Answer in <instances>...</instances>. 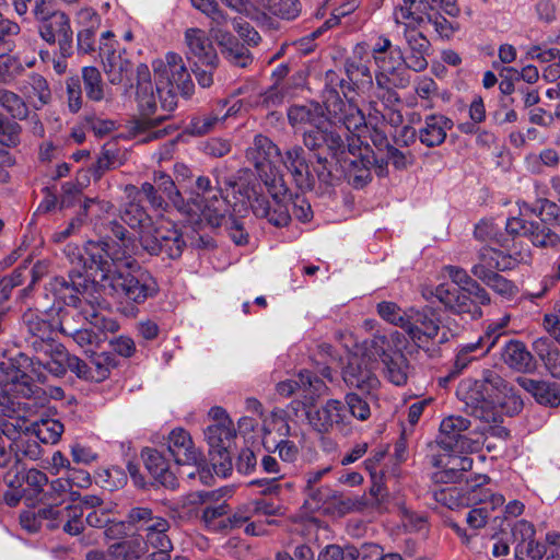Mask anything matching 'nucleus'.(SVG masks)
<instances>
[{
	"mask_svg": "<svg viewBox=\"0 0 560 560\" xmlns=\"http://www.w3.org/2000/svg\"><path fill=\"white\" fill-rule=\"evenodd\" d=\"M88 250L91 261L100 271V279H96V282L105 294L124 298L135 304H143L159 293V284L149 271L139 268L122 272L120 266H126L125 264L102 260L101 256L105 250L102 245L90 244Z\"/></svg>",
	"mask_w": 560,
	"mask_h": 560,
	"instance_id": "f257e3e1",
	"label": "nucleus"
},
{
	"mask_svg": "<svg viewBox=\"0 0 560 560\" xmlns=\"http://www.w3.org/2000/svg\"><path fill=\"white\" fill-rule=\"evenodd\" d=\"M505 387V381L497 372L487 370L481 380H463L457 386L456 395L464 402L467 413L486 423L497 424L502 419L497 409L499 394Z\"/></svg>",
	"mask_w": 560,
	"mask_h": 560,
	"instance_id": "f03ea898",
	"label": "nucleus"
},
{
	"mask_svg": "<svg viewBox=\"0 0 560 560\" xmlns=\"http://www.w3.org/2000/svg\"><path fill=\"white\" fill-rule=\"evenodd\" d=\"M152 67L161 108L172 113L177 106L176 91L184 97H190L195 91L190 73L183 57L172 51L163 59L154 60Z\"/></svg>",
	"mask_w": 560,
	"mask_h": 560,
	"instance_id": "7ed1b4c3",
	"label": "nucleus"
},
{
	"mask_svg": "<svg viewBox=\"0 0 560 560\" xmlns=\"http://www.w3.org/2000/svg\"><path fill=\"white\" fill-rule=\"evenodd\" d=\"M371 58L375 66V83L382 86L393 83L405 89L410 84L409 66L402 49L385 35H380L371 47Z\"/></svg>",
	"mask_w": 560,
	"mask_h": 560,
	"instance_id": "20e7f679",
	"label": "nucleus"
},
{
	"mask_svg": "<svg viewBox=\"0 0 560 560\" xmlns=\"http://www.w3.org/2000/svg\"><path fill=\"white\" fill-rule=\"evenodd\" d=\"M513 256L492 247H482L478 253V262L471 267V273L495 293L511 299L516 295L517 287L497 271L515 268L523 257Z\"/></svg>",
	"mask_w": 560,
	"mask_h": 560,
	"instance_id": "39448f33",
	"label": "nucleus"
},
{
	"mask_svg": "<svg viewBox=\"0 0 560 560\" xmlns=\"http://www.w3.org/2000/svg\"><path fill=\"white\" fill-rule=\"evenodd\" d=\"M185 215L190 220L203 218L218 226L229 212V205L219 186H213L208 176H198L195 186L185 199Z\"/></svg>",
	"mask_w": 560,
	"mask_h": 560,
	"instance_id": "423d86ee",
	"label": "nucleus"
},
{
	"mask_svg": "<svg viewBox=\"0 0 560 560\" xmlns=\"http://www.w3.org/2000/svg\"><path fill=\"white\" fill-rule=\"evenodd\" d=\"M280 156V149L264 135H256L252 145L246 150V159L254 165L264 185L272 188L275 196L284 191L283 177L275 165V161Z\"/></svg>",
	"mask_w": 560,
	"mask_h": 560,
	"instance_id": "0eeeda50",
	"label": "nucleus"
},
{
	"mask_svg": "<svg viewBox=\"0 0 560 560\" xmlns=\"http://www.w3.org/2000/svg\"><path fill=\"white\" fill-rule=\"evenodd\" d=\"M30 358L20 354L15 365L13 360L0 363L1 371L7 376V383L0 389V408L5 417L13 418L18 412L20 402L18 396L28 397L33 394L30 376L22 370Z\"/></svg>",
	"mask_w": 560,
	"mask_h": 560,
	"instance_id": "6e6552de",
	"label": "nucleus"
},
{
	"mask_svg": "<svg viewBox=\"0 0 560 560\" xmlns=\"http://www.w3.org/2000/svg\"><path fill=\"white\" fill-rule=\"evenodd\" d=\"M65 255L73 265V270L70 271V281L65 278H56L54 281V290L60 295L68 304L78 306L80 303L79 294L84 288L85 280L82 279V271L91 269L95 270V278L100 279V271L96 265L91 261V257L86 254L85 247L82 249L77 244L69 243L63 249Z\"/></svg>",
	"mask_w": 560,
	"mask_h": 560,
	"instance_id": "1a4fd4ad",
	"label": "nucleus"
},
{
	"mask_svg": "<svg viewBox=\"0 0 560 560\" xmlns=\"http://www.w3.org/2000/svg\"><path fill=\"white\" fill-rule=\"evenodd\" d=\"M140 245L150 255H165L170 259L179 258L186 246L180 231L176 224L166 220H159L149 231L142 232Z\"/></svg>",
	"mask_w": 560,
	"mask_h": 560,
	"instance_id": "9d476101",
	"label": "nucleus"
},
{
	"mask_svg": "<svg viewBox=\"0 0 560 560\" xmlns=\"http://www.w3.org/2000/svg\"><path fill=\"white\" fill-rule=\"evenodd\" d=\"M369 104L370 113L366 120L364 114L355 104L352 102L345 103L338 95L329 97L325 103L328 114L353 135H360L362 130L368 128L369 124H377L381 119H384V114L377 108L376 101L370 100Z\"/></svg>",
	"mask_w": 560,
	"mask_h": 560,
	"instance_id": "9b49d317",
	"label": "nucleus"
},
{
	"mask_svg": "<svg viewBox=\"0 0 560 560\" xmlns=\"http://www.w3.org/2000/svg\"><path fill=\"white\" fill-rule=\"evenodd\" d=\"M470 420L459 416L451 415L445 417L440 424L438 445L445 452H474L478 450V442L465 435L470 427Z\"/></svg>",
	"mask_w": 560,
	"mask_h": 560,
	"instance_id": "f8f14e48",
	"label": "nucleus"
},
{
	"mask_svg": "<svg viewBox=\"0 0 560 560\" xmlns=\"http://www.w3.org/2000/svg\"><path fill=\"white\" fill-rule=\"evenodd\" d=\"M266 187L272 198V202L259 194L255 188H252L247 192V199L254 214L258 218H266L271 224L276 226L287 225L291 220V212L290 208H288L287 200V186L284 185V191L279 194V196H275L270 186Z\"/></svg>",
	"mask_w": 560,
	"mask_h": 560,
	"instance_id": "ddd939ff",
	"label": "nucleus"
},
{
	"mask_svg": "<svg viewBox=\"0 0 560 560\" xmlns=\"http://www.w3.org/2000/svg\"><path fill=\"white\" fill-rule=\"evenodd\" d=\"M440 329V317L432 308L408 310L404 330L419 348L428 347L439 336Z\"/></svg>",
	"mask_w": 560,
	"mask_h": 560,
	"instance_id": "4468645a",
	"label": "nucleus"
},
{
	"mask_svg": "<svg viewBox=\"0 0 560 560\" xmlns=\"http://www.w3.org/2000/svg\"><path fill=\"white\" fill-rule=\"evenodd\" d=\"M436 299L448 310L456 314L466 315L469 319H478L482 316L481 305L490 303V296L486 291V300H479L468 291H458L447 284H440L435 289Z\"/></svg>",
	"mask_w": 560,
	"mask_h": 560,
	"instance_id": "2eb2a0df",
	"label": "nucleus"
},
{
	"mask_svg": "<svg viewBox=\"0 0 560 560\" xmlns=\"http://www.w3.org/2000/svg\"><path fill=\"white\" fill-rule=\"evenodd\" d=\"M18 23L0 13V82H12L23 70L21 62L8 55L14 47V37L20 33Z\"/></svg>",
	"mask_w": 560,
	"mask_h": 560,
	"instance_id": "dca6fc26",
	"label": "nucleus"
},
{
	"mask_svg": "<svg viewBox=\"0 0 560 560\" xmlns=\"http://www.w3.org/2000/svg\"><path fill=\"white\" fill-rule=\"evenodd\" d=\"M109 229L116 236L117 241H88L85 243L86 254L90 256L88 250L90 244L102 245L105 248L104 254L101 256L102 260H109L114 264H125L126 267L130 268V258L136 254L137 249L135 243L126 236V229L117 221H112L109 223Z\"/></svg>",
	"mask_w": 560,
	"mask_h": 560,
	"instance_id": "f3484780",
	"label": "nucleus"
},
{
	"mask_svg": "<svg viewBox=\"0 0 560 560\" xmlns=\"http://www.w3.org/2000/svg\"><path fill=\"white\" fill-rule=\"evenodd\" d=\"M360 135L352 138L348 143L346 154L341 156L345 166L350 176H353L354 183L365 184L370 179V167L375 159L369 144H364L360 140Z\"/></svg>",
	"mask_w": 560,
	"mask_h": 560,
	"instance_id": "a211bd4d",
	"label": "nucleus"
},
{
	"mask_svg": "<svg viewBox=\"0 0 560 560\" xmlns=\"http://www.w3.org/2000/svg\"><path fill=\"white\" fill-rule=\"evenodd\" d=\"M23 329L25 330V342L37 353L39 351H51L54 329L51 324L37 311L28 310L22 317Z\"/></svg>",
	"mask_w": 560,
	"mask_h": 560,
	"instance_id": "6ab92c4d",
	"label": "nucleus"
},
{
	"mask_svg": "<svg viewBox=\"0 0 560 560\" xmlns=\"http://www.w3.org/2000/svg\"><path fill=\"white\" fill-rule=\"evenodd\" d=\"M276 389L283 397H290L298 393L304 398V404L311 405L316 398L326 394L328 387L320 378L305 370L301 371L296 378L279 382Z\"/></svg>",
	"mask_w": 560,
	"mask_h": 560,
	"instance_id": "aec40b11",
	"label": "nucleus"
},
{
	"mask_svg": "<svg viewBox=\"0 0 560 560\" xmlns=\"http://www.w3.org/2000/svg\"><path fill=\"white\" fill-rule=\"evenodd\" d=\"M42 38L48 44L59 45L60 54L63 57L72 55L73 31L69 16L63 12H56L50 19L43 22L39 27Z\"/></svg>",
	"mask_w": 560,
	"mask_h": 560,
	"instance_id": "412c9836",
	"label": "nucleus"
},
{
	"mask_svg": "<svg viewBox=\"0 0 560 560\" xmlns=\"http://www.w3.org/2000/svg\"><path fill=\"white\" fill-rule=\"evenodd\" d=\"M308 420L313 428L322 433H327L334 429L342 433L349 431V421L343 405L338 399L327 400L315 412L308 413Z\"/></svg>",
	"mask_w": 560,
	"mask_h": 560,
	"instance_id": "4be33fe9",
	"label": "nucleus"
},
{
	"mask_svg": "<svg viewBox=\"0 0 560 560\" xmlns=\"http://www.w3.org/2000/svg\"><path fill=\"white\" fill-rule=\"evenodd\" d=\"M188 59L205 67L215 69L219 57L212 40L203 30L191 27L185 32Z\"/></svg>",
	"mask_w": 560,
	"mask_h": 560,
	"instance_id": "5701e85b",
	"label": "nucleus"
},
{
	"mask_svg": "<svg viewBox=\"0 0 560 560\" xmlns=\"http://www.w3.org/2000/svg\"><path fill=\"white\" fill-rule=\"evenodd\" d=\"M137 102L143 116V119L138 122L140 130L153 128L170 117V113L161 108L159 94L154 93L152 84L145 83L137 88Z\"/></svg>",
	"mask_w": 560,
	"mask_h": 560,
	"instance_id": "b1692460",
	"label": "nucleus"
},
{
	"mask_svg": "<svg viewBox=\"0 0 560 560\" xmlns=\"http://www.w3.org/2000/svg\"><path fill=\"white\" fill-rule=\"evenodd\" d=\"M42 455L37 441L24 433L12 446L8 448L4 438L0 434V467L22 465L24 458L36 460Z\"/></svg>",
	"mask_w": 560,
	"mask_h": 560,
	"instance_id": "393cba45",
	"label": "nucleus"
},
{
	"mask_svg": "<svg viewBox=\"0 0 560 560\" xmlns=\"http://www.w3.org/2000/svg\"><path fill=\"white\" fill-rule=\"evenodd\" d=\"M167 452L178 465H200V454L195 447L189 433L182 428H176L168 434Z\"/></svg>",
	"mask_w": 560,
	"mask_h": 560,
	"instance_id": "a878e982",
	"label": "nucleus"
},
{
	"mask_svg": "<svg viewBox=\"0 0 560 560\" xmlns=\"http://www.w3.org/2000/svg\"><path fill=\"white\" fill-rule=\"evenodd\" d=\"M343 381L350 387L370 392L374 389L378 380L373 373L372 362L358 355L351 357L343 370Z\"/></svg>",
	"mask_w": 560,
	"mask_h": 560,
	"instance_id": "bb28decb",
	"label": "nucleus"
},
{
	"mask_svg": "<svg viewBox=\"0 0 560 560\" xmlns=\"http://www.w3.org/2000/svg\"><path fill=\"white\" fill-rule=\"evenodd\" d=\"M211 33L217 40L223 57L233 66L246 68L253 62V56L248 48L241 44L231 33L211 27Z\"/></svg>",
	"mask_w": 560,
	"mask_h": 560,
	"instance_id": "cd10ccee",
	"label": "nucleus"
},
{
	"mask_svg": "<svg viewBox=\"0 0 560 560\" xmlns=\"http://www.w3.org/2000/svg\"><path fill=\"white\" fill-rule=\"evenodd\" d=\"M402 37L408 48L406 57L409 69L416 72L424 71L428 68L427 56L430 49L429 39L416 28L405 27Z\"/></svg>",
	"mask_w": 560,
	"mask_h": 560,
	"instance_id": "c85d7f7f",
	"label": "nucleus"
},
{
	"mask_svg": "<svg viewBox=\"0 0 560 560\" xmlns=\"http://www.w3.org/2000/svg\"><path fill=\"white\" fill-rule=\"evenodd\" d=\"M451 118L442 114L425 116L423 125L418 130L420 142L428 148H435L444 143L447 132L453 128Z\"/></svg>",
	"mask_w": 560,
	"mask_h": 560,
	"instance_id": "c756f323",
	"label": "nucleus"
},
{
	"mask_svg": "<svg viewBox=\"0 0 560 560\" xmlns=\"http://www.w3.org/2000/svg\"><path fill=\"white\" fill-rule=\"evenodd\" d=\"M279 159L283 166L291 173L295 184L301 189H310L313 186L310 166L302 147L293 145Z\"/></svg>",
	"mask_w": 560,
	"mask_h": 560,
	"instance_id": "7c9ffc66",
	"label": "nucleus"
},
{
	"mask_svg": "<svg viewBox=\"0 0 560 560\" xmlns=\"http://www.w3.org/2000/svg\"><path fill=\"white\" fill-rule=\"evenodd\" d=\"M487 479V476H478L476 479L477 483L467 492L455 487L442 489L435 492V499L438 502L452 510L464 505H470V503L482 502L485 500L481 499L479 494L482 492L481 485H483Z\"/></svg>",
	"mask_w": 560,
	"mask_h": 560,
	"instance_id": "2f4dec72",
	"label": "nucleus"
},
{
	"mask_svg": "<svg viewBox=\"0 0 560 560\" xmlns=\"http://www.w3.org/2000/svg\"><path fill=\"white\" fill-rule=\"evenodd\" d=\"M432 5H427L424 0H402L393 11V20L396 25L417 28L427 19Z\"/></svg>",
	"mask_w": 560,
	"mask_h": 560,
	"instance_id": "473e14b6",
	"label": "nucleus"
},
{
	"mask_svg": "<svg viewBox=\"0 0 560 560\" xmlns=\"http://www.w3.org/2000/svg\"><path fill=\"white\" fill-rule=\"evenodd\" d=\"M171 523L164 517V524H155L144 535H141L140 540L145 545L147 548L155 550L152 556L158 557L156 560H167L170 553L173 550V542L170 537Z\"/></svg>",
	"mask_w": 560,
	"mask_h": 560,
	"instance_id": "72a5a7b5",
	"label": "nucleus"
},
{
	"mask_svg": "<svg viewBox=\"0 0 560 560\" xmlns=\"http://www.w3.org/2000/svg\"><path fill=\"white\" fill-rule=\"evenodd\" d=\"M145 468L152 477L164 487L174 489L177 486L175 475L170 470L168 459L158 450L145 448L142 452Z\"/></svg>",
	"mask_w": 560,
	"mask_h": 560,
	"instance_id": "f704fd0d",
	"label": "nucleus"
},
{
	"mask_svg": "<svg viewBox=\"0 0 560 560\" xmlns=\"http://www.w3.org/2000/svg\"><path fill=\"white\" fill-rule=\"evenodd\" d=\"M479 495L481 499L486 500V503L485 501L475 502L474 504H479V506L470 510L466 516L467 524L474 529L485 527L490 517V511L503 506L505 502L503 494L492 493L483 488Z\"/></svg>",
	"mask_w": 560,
	"mask_h": 560,
	"instance_id": "c9c22d12",
	"label": "nucleus"
},
{
	"mask_svg": "<svg viewBox=\"0 0 560 560\" xmlns=\"http://www.w3.org/2000/svg\"><path fill=\"white\" fill-rule=\"evenodd\" d=\"M516 381L538 404L549 407H557L560 404V388L556 383L536 381L524 376L517 377Z\"/></svg>",
	"mask_w": 560,
	"mask_h": 560,
	"instance_id": "e433bc0d",
	"label": "nucleus"
},
{
	"mask_svg": "<svg viewBox=\"0 0 560 560\" xmlns=\"http://www.w3.org/2000/svg\"><path fill=\"white\" fill-rule=\"evenodd\" d=\"M21 93L35 109H40L51 100V90L47 80L38 73H32L23 81Z\"/></svg>",
	"mask_w": 560,
	"mask_h": 560,
	"instance_id": "4c0bfd02",
	"label": "nucleus"
},
{
	"mask_svg": "<svg viewBox=\"0 0 560 560\" xmlns=\"http://www.w3.org/2000/svg\"><path fill=\"white\" fill-rule=\"evenodd\" d=\"M502 360L511 369L528 373L536 368V362L526 346L517 340H510L503 348Z\"/></svg>",
	"mask_w": 560,
	"mask_h": 560,
	"instance_id": "58836bf2",
	"label": "nucleus"
},
{
	"mask_svg": "<svg viewBox=\"0 0 560 560\" xmlns=\"http://www.w3.org/2000/svg\"><path fill=\"white\" fill-rule=\"evenodd\" d=\"M205 436L211 447L219 448V454L224 460L229 455L226 452L228 446L235 436V430L229 417L209 424L205 431Z\"/></svg>",
	"mask_w": 560,
	"mask_h": 560,
	"instance_id": "ea45409f",
	"label": "nucleus"
},
{
	"mask_svg": "<svg viewBox=\"0 0 560 560\" xmlns=\"http://www.w3.org/2000/svg\"><path fill=\"white\" fill-rule=\"evenodd\" d=\"M103 70L112 84H122L129 79L132 63L126 57L125 51H112L103 61Z\"/></svg>",
	"mask_w": 560,
	"mask_h": 560,
	"instance_id": "a19ab883",
	"label": "nucleus"
},
{
	"mask_svg": "<svg viewBox=\"0 0 560 560\" xmlns=\"http://www.w3.org/2000/svg\"><path fill=\"white\" fill-rule=\"evenodd\" d=\"M51 351L37 352L36 360L39 365H43L50 374L55 376H63L68 368V359L71 358L65 347L60 343H54Z\"/></svg>",
	"mask_w": 560,
	"mask_h": 560,
	"instance_id": "79ce46f5",
	"label": "nucleus"
},
{
	"mask_svg": "<svg viewBox=\"0 0 560 560\" xmlns=\"http://www.w3.org/2000/svg\"><path fill=\"white\" fill-rule=\"evenodd\" d=\"M128 522L131 528L141 535H144L155 524H164V517L155 514L152 509L148 506H133L128 511Z\"/></svg>",
	"mask_w": 560,
	"mask_h": 560,
	"instance_id": "37998d69",
	"label": "nucleus"
},
{
	"mask_svg": "<svg viewBox=\"0 0 560 560\" xmlns=\"http://www.w3.org/2000/svg\"><path fill=\"white\" fill-rule=\"evenodd\" d=\"M384 375L396 386H402L407 383L409 364L401 351H394L392 355L383 359Z\"/></svg>",
	"mask_w": 560,
	"mask_h": 560,
	"instance_id": "c03bdc74",
	"label": "nucleus"
},
{
	"mask_svg": "<svg viewBox=\"0 0 560 560\" xmlns=\"http://www.w3.org/2000/svg\"><path fill=\"white\" fill-rule=\"evenodd\" d=\"M288 120L292 127L316 126L323 120V109L318 104L292 105L288 109Z\"/></svg>",
	"mask_w": 560,
	"mask_h": 560,
	"instance_id": "a18cd8bd",
	"label": "nucleus"
},
{
	"mask_svg": "<svg viewBox=\"0 0 560 560\" xmlns=\"http://www.w3.org/2000/svg\"><path fill=\"white\" fill-rule=\"evenodd\" d=\"M81 75L86 97L93 102L104 101L107 95V89L100 70L92 66L83 67Z\"/></svg>",
	"mask_w": 560,
	"mask_h": 560,
	"instance_id": "49530a36",
	"label": "nucleus"
},
{
	"mask_svg": "<svg viewBox=\"0 0 560 560\" xmlns=\"http://www.w3.org/2000/svg\"><path fill=\"white\" fill-rule=\"evenodd\" d=\"M346 73L358 93L366 94L374 89L372 71L365 63L361 61H347Z\"/></svg>",
	"mask_w": 560,
	"mask_h": 560,
	"instance_id": "de8ad7c7",
	"label": "nucleus"
},
{
	"mask_svg": "<svg viewBox=\"0 0 560 560\" xmlns=\"http://www.w3.org/2000/svg\"><path fill=\"white\" fill-rule=\"evenodd\" d=\"M121 220L131 229L139 232V237L142 232L149 231L152 228V219L147 213L145 209L135 200L126 205L121 212Z\"/></svg>",
	"mask_w": 560,
	"mask_h": 560,
	"instance_id": "09e8293b",
	"label": "nucleus"
},
{
	"mask_svg": "<svg viewBox=\"0 0 560 560\" xmlns=\"http://www.w3.org/2000/svg\"><path fill=\"white\" fill-rule=\"evenodd\" d=\"M444 271L458 287L456 290H466L469 293L475 294L477 299L482 301L486 300V290L476 280H474L464 268L448 265L444 267Z\"/></svg>",
	"mask_w": 560,
	"mask_h": 560,
	"instance_id": "8fccbe9b",
	"label": "nucleus"
},
{
	"mask_svg": "<svg viewBox=\"0 0 560 560\" xmlns=\"http://www.w3.org/2000/svg\"><path fill=\"white\" fill-rule=\"evenodd\" d=\"M528 229L527 238L536 247H555L560 242V236L542 221H530Z\"/></svg>",
	"mask_w": 560,
	"mask_h": 560,
	"instance_id": "3c124183",
	"label": "nucleus"
},
{
	"mask_svg": "<svg viewBox=\"0 0 560 560\" xmlns=\"http://www.w3.org/2000/svg\"><path fill=\"white\" fill-rule=\"evenodd\" d=\"M154 186L172 202L175 209L185 215V198L176 188L170 175L164 172L154 173Z\"/></svg>",
	"mask_w": 560,
	"mask_h": 560,
	"instance_id": "603ef678",
	"label": "nucleus"
},
{
	"mask_svg": "<svg viewBox=\"0 0 560 560\" xmlns=\"http://www.w3.org/2000/svg\"><path fill=\"white\" fill-rule=\"evenodd\" d=\"M257 3L271 14L289 21L296 19L302 9L299 0H257Z\"/></svg>",
	"mask_w": 560,
	"mask_h": 560,
	"instance_id": "864d4df0",
	"label": "nucleus"
},
{
	"mask_svg": "<svg viewBox=\"0 0 560 560\" xmlns=\"http://www.w3.org/2000/svg\"><path fill=\"white\" fill-rule=\"evenodd\" d=\"M0 106L13 118L23 120L28 116V106L16 93L0 89Z\"/></svg>",
	"mask_w": 560,
	"mask_h": 560,
	"instance_id": "5fc2aeb1",
	"label": "nucleus"
},
{
	"mask_svg": "<svg viewBox=\"0 0 560 560\" xmlns=\"http://www.w3.org/2000/svg\"><path fill=\"white\" fill-rule=\"evenodd\" d=\"M32 432L44 444H56L63 432V424L59 420L46 419L33 427Z\"/></svg>",
	"mask_w": 560,
	"mask_h": 560,
	"instance_id": "6e6d98bb",
	"label": "nucleus"
},
{
	"mask_svg": "<svg viewBox=\"0 0 560 560\" xmlns=\"http://www.w3.org/2000/svg\"><path fill=\"white\" fill-rule=\"evenodd\" d=\"M61 332L71 337L85 353L94 352V349L98 348L103 341L102 335L90 328H81L73 331L61 328Z\"/></svg>",
	"mask_w": 560,
	"mask_h": 560,
	"instance_id": "4d7b16f0",
	"label": "nucleus"
},
{
	"mask_svg": "<svg viewBox=\"0 0 560 560\" xmlns=\"http://www.w3.org/2000/svg\"><path fill=\"white\" fill-rule=\"evenodd\" d=\"M226 509L229 505L223 502L218 505H208L202 511L201 522L207 530L222 534Z\"/></svg>",
	"mask_w": 560,
	"mask_h": 560,
	"instance_id": "13d9d810",
	"label": "nucleus"
},
{
	"mask_svg": "<svg viewBox=\"0 0 560 560\" xmlns=\"http://www.w3.org/2000/svg\"><path fill=\"white\" fill-rule=\"evenodd\" d=\"M90 382H103L109 376L110 369L114 366L113 358L105 352H92L90 358Z\"/></svg>",
	"mask_w": 560,
	"mask_h": 560,
	"instance_id": "bf43d9fd",
	"label": "nucleus"
},
{
	"mask_svg": "<svg viewBox=\"0 0 560 560\" xmlns=\"http://www.w3.org/2000/svg\"><path fill=\"white\" fill-rule=\"evenodd\" d=\"M67 495H70L72 501L80 498L79 492L72 491L68 478H58L50 483L49 491L44 494V499L46 502L63 503Z\"/></svg>",
	"mask_w": 560,
	"mask_h": 560,
	"instance_id": "052dcab7",
	"label": "nucleus"
},
{
	"mask_svg": "<svg viewBox=\"0 0 560 560\" xmlns=\"http://www.w3.org/2000/svg\"><path fill=\"white\" fill-rule=\"evenodd\" d=\"M393 352L390 351V341L385 335L375 334L370 340L364 341V355L371 362L376 358L383 360L385 357L392 355Z\"/></svg>",
	"mask_w": 560,
	"mask_h": 560,
	"instance_id": "680f3d73",
	"label": "nucleus"
},
{
	"mask_svg": "<svg viewBox=\"0 0 560 560\" xmlns=\"http://www.w3.org/2000/svg\"><path fill=\"white\" fill-rule=\"evenodd\" d=\"M47 503V506L39 509L37 512L42 522L48 521V528L54 529L59 527L66 517L71 516V505L60 509V503Z\"/></svg>",
	"mask_w": 560,
	"mask_h": 560,
	"instance_id": "e2e57ef3",
	"label": "nucleus"
},
{
	"mask_svg": "<svg viewBox=\"0 0 560 560\" xmlns=\"http://www.w3.org/2000/svg\"><path fill=\"white\" fill-rule=\"evenodd\" d=\"M229 493L230 490L226 488H221L213 491H195L183 497L180 503L183 508L192 509L207 502L218 501L219 498L228 495Z\"/></svg>",
	"mask_w": 560,
	"mask_h": 560,
	"instance_id": "0e129e2a",
	"label": "nucleus"
},
{
	"mask_svg": "<svg viewBox=\"0 0 560 560\" xmlns=\"http://www.w3.org/2000/svg\"><path fill=\"white\" fill-rule=\"evenodd\" d=\"M225 117L226 115L221 117L214 113L195 116L191 118L188 129L191 135L203 136L213 130L218 124L223 122Z\"/></svg>",
	"mask_w": 560,
	"mask_h": 560,
	"instance_id": "69168bd1",
	"label": "nucleus"
},
{
	"mask_svg": "<svg viewBox=\"0 0 560 560\" xmlns=\"http://www.w3.org/2000/svg\"><path fill=\"white\" fill-rule=\"evenodd\" d=\"M126 192L130 197L133 192L142 194L152 208L156 210H163L166 208L167 203L163 194L151 183H143L138 190L136 186L128 185L126 186Z\"/></svg>",
	"mask_w": 560,
	"mask_h": 560,
	"instance_id": "338daca9",
	"label": "nucleus"
},
{
	"mask_svg": "<svg viewBox=\"0 0 560 560\" xmlns=\"http://www.w3.org/2000/svg\"><path fill=\"white\" fill-rule=\"evenodd\" d=\"M377 313L384 320L402 329L405 328L408 318V311L402 312L396 303L388 301L378 303Z\"/></svg>",
	"mask_w": 560,
	"mask_h": 560,
	"instance_id": "774afa93",
	"label": "nucleus"
}]
</instances>
